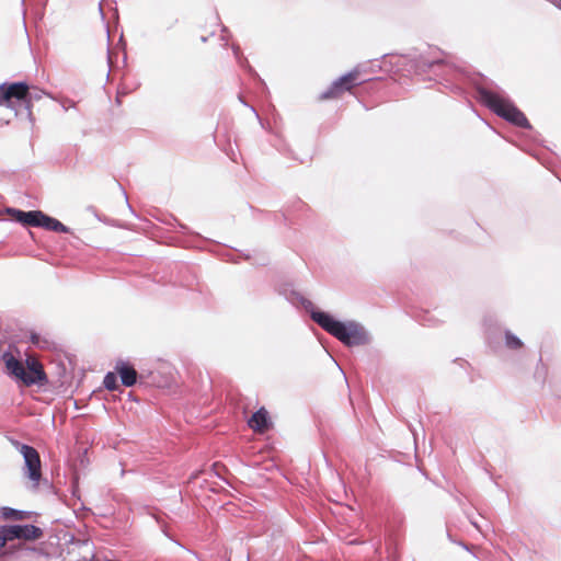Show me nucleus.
Wrapping results in <instances>:
<instances>
[{
	"label": "nucleus",
	"mask_w": 561,
	"mask_h": 561,
	"mask_svg": "<svg viewBox=\"0 0 561 561\" xmlns=\"http://www.w3.org/2000/svg\"><path fill=\"white\" fill-rule=\"evenodd\" d=\"M115 371L125 387H133L137 382L138 374L131 364L118 360L115 365Z\"/></svg>",
	"instance_id": "nucleus-10"
},
{
	"label": "nucleus",
	"mask_w": 561,
	"mask_h": 561,
	"mask_svg": "<svg viewBox=\"0 0 561 561\" xmlns=\"http://www.w3.org/2000/svg\"><path fill=\"white\" fill-rule=\"evenodd\" d=\"M2 359L5 364L8 374L20 381L23 375L24 365L10 352H4Z\"/></svg>",
	"instance_id": "nucleus-12"
},
{
	"label": "nucleus",
	"mask_w": 561,
	"mask_h": 561,
	"mask_svg": "<svg viewBox=\"0 0 561 561\" xmlns=\"http://www.w3.org/2000/svg\"><path fill=\"white\" fill-rule=\"evenodd\" d=\"M461 545H462V547H463L465 549L469 550V548H468V546H467V545H465V543H461Z\"/></svg>",
	"instance_id": "nucleus-28"
},
{
	"label": "nucleus",
	"mask_w": 561,
	"mask_h": 561,
	"mask_svg": "<svg viewBox=\"0 0 561 561\" xmlns=\"http://www.w3.org/2000/svg\"><path fill=\"white\" fill-rule=\"evenodd\" d=\"M32 512L28 511H20L16 508L3 506L1 508V516L4 519H13V520H22L25 518H30Z\"/></svg>",
	"instance_id": "nucleus-14"
},
{
	"label": "nucleus",
	"mask_w": 561,
	"mask_h": 561,
	"mask_svg": "<svg viewBox=\"0 0 561 561\" xmlns=\"http://www.w3.org/2000/svg\"><path fill=\"white\" fill-rule=\"evenodd\" d=\"M248 425L255 432H266L272 425L267 411L264 408H260L249 419Z\"/></svg>",
	"instance_id": "nucleus-11"
},
{
	"label": "nucleus",
	"mask_w": 561,
	"mask_h": 561,
	"mask_svg": "<svg viewBox=\"0 0 561 561\" xmlns=\"http://www.w3.org/2000/svg\"><path fill=\"white\" fill-rule=\"evenodd\" d=\"M358 71L356 69L348 71L347 73L341 76L336 80H334L331 85L321 93V100L335 99L340 96L345 91H350L352 88L360 84L357 81Z\"/></svg>",
	"instance_id": "nucleus-6"
},
{
	"label": "nucleus",
	"mask_w": 561,
	"mask_h": 561,
	"mask_svg": "<svg viewBox=\"0 0 561 561\" xmlns=\"http://www.w3.org/2000/svg\"><path fill=\"white\" fill-rule=\"evenodd\" d=\"M221 39H222V41H225V42H227V36L222 34V35H221Z\"/></svg>",
	"instance_id": "nucleus-26"
},
{
	"label": "nucleus",
	"mask_w": 561,
	"mask_h": 561,
	"mask_svg": "<svg viewBox=\"0 0 561 561\" xmlns=\"http://www.w3.org/2000/svg\"><path fill=\"white\" fill-rule=\"evenodd\" d=\"M222 33H228V28L226 26L222 27Z\"/></svg>",
	"instance_id": "nucleus-25"
},
{
	"label": "nucleus",
	"mask_w": 561,
	"mask_h": 561,
	"mask_svg": "<svg viewBox=\"0 0 561 561\" xmlns=\"http://www.w3.org/2000/svg\"><path fill=\"white\" fill-rule=\"evenodd\" d=\"M1 527V533L5 537L7 541H13L15 539L19 540H36L39 539L44 531L41 527L35 526L33 524H14V525H3Z\"/></svg>",
	"instance_id": "nucleus-5"
},
{
	"label": "nucleus",
	"mask_w": 561,
	"mask_h": 561,
	"mask_svg": "<svg viewBox=\"0 0 561 561\" xmlns=\"http://www.w3.org/2000/svg\"><path fill=\"white\" fill-rule=\"evenodd\" d=\"M239 101L245 105V106H249L248 103L244 101V99L242 98V95H239Z\"/></svg>",
	"instance_id": "nucleus-21"
},
{
	"label": "nucleus",
	"mask_w": 561,
	"mask_h": 561,
	"mask_svg": "<svg viewBox=\"0 0 561 561\" xmlns=\"http://www.w3.org/2000/svg\"><path fill=\"white\" fill-rule=\"evenodd\" d=\"M251 111L257 116V113L254 107L251 106Z\"/></svg>",
	"instance_id": "nucleus-27"
},
{
	"label": "nucleus",
	"mask_w": 561,
	"mask_h": 561,
	"mask_svg": "<svg viewBox=\"0 0 561 561\" xmlns=\"http://www.w3.org/2000/svg\"><path fill=\"white\" fill-rule=\"evenodd\" d=\"M5 213L11 216L12 220L23 226L42 228L45 213L42 210H21L13 207H7Z\"/></svg>",
	"instance_id": "nucleus-9"
},
{
	"label": "nucleus",
	"mask_w": 561,
	"mask_h": 561,
	"mask_svg": "<svg viewBox=\"0 0 561 561\" xmlns=\"http://www.w3.org/2000/svg\"><path fill=\"white\" fill-rule=\"evenodd\" d=\"M19 451L23 456V473L32 481V490H37L42 479V461L38 451L31 445L20 442L15 443Z\"/></svg>",
	"instance_id": "nucleus-4"
},
{
	"label": "nucleus",
	"mask_w": 561,
	"mask_h": 561,
	"mask_svg": "<svg viewBox=\"0 0 561 561\" xmlns=\"http://www.w3.org/2000/svg\"><path fill=\"white\" fill-rule=\"evenodd\" d=\"M267 262V260L265 257H262L261 261L259 262V264L261 265H265Z\"/></svg>",
	"instance_id": "nucleus-23"
},
{
	"label": "nucleus",
	"mask_w": 561,
	"mask_h": 561,
	"mask_svg": "<svg viewBox=\"0 0 561 561\" xmlns=\"http://www.w3.org/2000/svg\"><path fill=\"white\" fill-rule=\"evenodd\" d=\"M42 228L46 229L48 231H54V232H59V233H70L71 232L69 227L64 225L58 219L48 216L47 214L44 215Z\"/></svg>",
	"instance_id": "nucleus-13"
},
{
	"label": "nucleus",
	"mask_w": 561,
	"mask_h": 561,
	"mask_svg": "<svg viewBox=\"0 0 561 561\" xmlns=\"http://www.w3.org/2000/svg\"><path fill=\"white\" fill-rule=\"evenodd\" d=\"M476 91L480 102L499 117L514 126L531 129V125L525 114L511 100L482 85H477Z\"/></svg>",
	"instance_id": "nucleus-3"
},
{
	"label": "nucleus",
	"mask_w": 561,
	"mask_h": 561,
	"mask_svg": "<svg viewBox=\"0 0 561 561\" xmlns=\"http://www.w3.org/2000/svg\"><path fill=\"white\" fill-rule=\"evenodd\" d=\"M45 94L44 90L30 87L25 81L4 82L0 84V106L12 110L16 117L25 118L33 127V102L41 100Z\"/></svg>",
	"instance_id": "nucleus-2"
},
{
	"label": "nucleus",
	"mask_w": 561,
	"mask_h": 561,
	"mask_svg": "<svg viewBox=\"0 0 561 561\" xmlns=\"http://www.w3.org/2000/svg\"><path fill=\"white\" fill-rule=\"evenodd\" d=\"M231 159H232V161L237 162V161H236V158H234V154L231 157Z\"/></svg>",
	"instance_id": "nucleus-29"
},
{
	"label": "nucleus",
	"mask_w": 561,
	"mask_h": 561,
	"mask_svg": "<svg viewBox=\"0 0 561 561\" xmlns=\"http://www.w3.org/2000/svg\"><path fill=\"white\" fill-rule=\"evenodd\" d=\"M505 345L511 350H519L523 347L522 340L512 333L510 330L505 331Z\"/></svg>",
	"instance_id": "nucleus-16"
},
{
	"label": "nucleus",
	"mask_w": 561,
	"mask_h": 561,
	"mask_svg": "<svg viewBox=\"0 0 561 561\" xmlns=\"http://www.w3.org/2000/svg\"><path fill=\"white\" fill-rule=\"evenodd\" d=\"M0 561H2V560H0Z\"/></svg>",
	"instance_id": "nucleus-30"
},
{
	"label": "nucleus",
	"mask_w": 561,
	"mask_h": 561,
	"mask_svg": "<svg viewBox=\"0 0 561 561\" xmlns=\"http://www.w3.org/2000/svg\"><path fill=\"white\" fill-rule=\"evenodd\" d=\"M417 321L422 325H427V327H434L438 322L435 319V317L431 312H428V311H424L422 314L417 316Z\"/></svg>",
	"instance_id": "nucleus-18"
},
{
	"label": "nucleus",
	"mask_w": 561,
	"mask_h": 561,
	"mask_svg": "<svg viewBox=\"0 0 561 561\" xmlns=\"http://www.w3.org/2000/svg\"><path fill=\"white\" fill-rule=\"evenodd\" d=\"M20 381L26 387L33 385L44 386L48 382V378L39 362L27 359Z\"/></svg>",
	"instance_id": "nucleus-8"
},
{
	"label": "nucleus",
	"mask_w": 561,
	"mask_h": 561,
	"mask_svg": "<svg viewBox=\"0 0 561 561\" xmlns=\"http://www.w3.org/2000/svg\"><path fill=\"white\" fill-rule=\"evenodd\" d=\"M286 299L294 306L302 307L312 321L345 346H364L371 342L369 332L359 322L336 320L331 313L317 309L311 300L296 290H290Z\"/></svg>",
	"instance_id": "nucleus-1"
},
{
	"label": "nucleus",
	"mask_w": 561,
	"mask_h": 561,
	"mask_svg": "<svg viewBox=\"0 0 561 561\" xmlns=\"http://www.w3.org/2000/svg\"><path fill=\"white\" fill-rule=\"evenodd\" d=\"M231 48H232L233 55H234L238 64L241 67H249L251 69L247 58L242 55L240 46L238 44H233Z\"/></svg>",
	"instance_id": "nucleus-20"
},
{
	"label": "nucleus",
	"mask_w": 561,
	"mask_h": 561,
	"mask_svg": "<svg viewBox=\"0 0 561 561\" xmlns=\"http://www.w3.org/2000/svg\"><path fill=\"white\" fill-rule=\"evenodd\" d=\"M231 48H232L233 55H234L238 64L241 67H249L251 69L247 58L242 55L240 46L238 44H233Z\"/></svg>",
	"instance_id": "nucleus-19"
},
{
	"label": "nucleus",
	"mask_w": 561,
	"mask_h": 561,
	"mask_svg": "<svg viewBox=\"0 0 561 561\" xmlns=\"http://www.w3.org/2000/svg\"><path fill=\"white\" fill-rule=\"evenodd\" d=\"M438 69H443L444 72L448 70V72H453L454 76L458 75V70L449 67L444 59L439 57H427L424 55H420L415 60V70L419 73H431L433 72L435 76H440L443 72H438Z\"/></svg>",
	"instance_id": "nucleus-7"
},
{
	"label": "nucleus",
	"mask_w": 561,
	"mask_h": 561,
	"mask_svg": "<svg viewBox=\"0 0 561 561\" xmlns=\"http://www.w3.org/2000/svg\"><path fill=\"white\" fill-rule=\"evenodd\" d=\"M103 386L105 389H107L110 391H115L119 388L118 382H117L116 371L106 373V375L104 376V379H103Z\"/></svg>",
	"instance_id": "nucleus-15"
},
{
	"label": "nucleus",
	"mask_w": 561,
	"mask_h": 561,
	"mask_svg": "<svg viewBox=\"0 0 561 561\" xmlns=\"http://www.w3.org/2000/svg\"><path fill=\"white\" fill-rule=\"evenodd\" d=\"M77 491H78V485H76V486L73 488L72 494H73V495H76Z\"/></svg>",
	"instance_id": "nucleus-24"
},
{
	"label": "nucleus",
	"mask_w": 561,
	"mask_h": 561,
	"mask_svg": "<svg viewBox=\"0 0 561 561\" xmlns=\"http://www.w3.org/2000/svg\"><path fill=\"white\" fill-rule=\"evenodd\" d=\"M32 342H33V343H37V342H38V336H37V335H35V334H33V335H32Z\"/></svg>",
	"instance_id": "nucleus-22"
},
{
	"label": "nucleus",
	"mask_w": 561,
	"mask_h": 561,
	"mask_svg": "<svg viewBox=\"0 0 561 561\" xmlns=\"http://www.w3.org/2000/svg\"><path fill=\"white\" fill-rule=\"evenodd\" d=\"M15 549H16V554H18L16 557L21 561H26L28 559V557H31L32 554L37 552V549L25 547V546H23L21 543L15 547Z\"/></svg>",
	"instance_id": "nucleus-17"
}]
</instances>
